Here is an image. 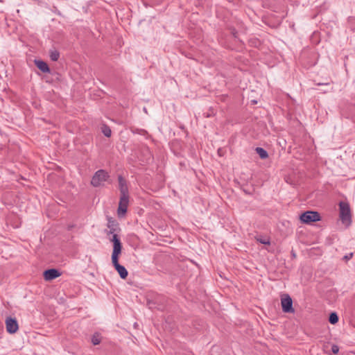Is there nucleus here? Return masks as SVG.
I'll return each instance as SVG.
<instances>
[{
  "label": "nucleus",
  "mask_w": 355,
  "mask_h": 355,
  "mask_svg": "<svg viewBox=\"0 0 355 355\" xmlns=\"http://www.w3.org/2000/svg\"><path fill=\"white\" fill-rule=\"evenodd\" d=\"M108 227L110 228V230L108 234H113V235H114V232H115V229L112 227V224H110V222L108 224Z\"/></svg>",
  "instance_id": "6ab92c4d"
},
{
  "label": "nucleus",
  "mask_w": 355,
  "mask_h": 355,
  "mask_svg": "<svg viewBox=\"0 0 355 355\" xmlns=\"http://www.w3.org/2000/svg\"><path fill=\"white\" fill-rule=\"evenodd\" d=\"M101 342V335L98 333H95L92 337V343L94 345H97Z\"/></svg>",
  "instance_id": "ddd939ff"
},
{
  "label": "nucleus",
  "mask_w": 355,
  "mask_h": 355,
  "mask_svg": "<svg viewBox=\"0 0 355 355\" xmlns=\"http://www.w3.org/2000/svg\"><path fill=\"white\" fill-rule=\"evenodd\" d=\"M232 34L234 35V37H236L237 31L235 30V28L232 30Z\"/></svg>",
  "instance_id": "aec40b11"
},
{
  "label": "nucleus",
  "mask_w": 355,
  "mask_h": 355,
  "mask_svg": "<svg viewBox=\"0 0 355 355\" xmlns=\"http://www.w3.org/2000/svg\"><path fill=\"white\" fill-rule=\"evenodd\" d=\"M329 322L332 324H335L338 322V316L336 312H331L329 314Z\"/></svg>",
  "instance_id": "f8f14e48"
},
{
  "label": "nucleus",
  "mask_w": 355,
  "mask_h": 355,
  "mask_svg": "<svg viewBox=\"0 0 355 355\" xmlns=\"http://www.w3.org/2000/svg\"><path fill=\"white\" fill-rule=\"evenodd\" d=\"M257 241L262 244H265V245L270 244V239L268 238L259 237V238H257Z\"/></svg>",
  "instance_id": "dca6fc26"
},
{
  "label": "nucleus",
  "mask_w": 355,
  "mask_h": 355,
  "mask_svg": "<svg viewBox=\"0 0 355 355\" xmlns=\"http://www.w3.org/2000/svg\"><path fill=\"white\" fill-rule=\"evenodd\" d=\"M211 115L207 114V115H205V117H209Z\"/></svg>",
  "instance_id": "5701e85b"
},
{
  "label": "nucleus",
  "mask_w": 355,
  "mask_h": 355,
  "mask_svg": "<svg viewBox=\"0 0 355 355\" xmlns=\"http://www.w3.org/2000/svg\"><path fill=\"white\" fill-rule=\"evenodd\" d=\"M141 132H142L143 135L146 134V131L144 130H141Z\"/></svg>",
  "instance_id": "4be33fe9"
},
{
  "label": "nucleus",
  "mask_w": 355,
  "mask_h": 355,
  "mask_svg": "<svg viewBox=\"0 0 355 355\" xmlns=\"http://www.w3.org/2000/svg\"><path fill=\"white\" fill-rule=\"evenodd\" d=\"M0 2H2V0H0Z\"/></svg>",
  "instance_id": "b1692460"
},
{
  "label": "nucleus",
  "mask_w": 355,
  "mask_h": 355,
  "mask_svg": "<svg viewBox=\"0 0 355 355\" xmlns=\"http://www.w3.org/2000/svg\"><path fill=\"white\" fill-rule=\"evenodd\" d=\"M110 178L108 173L103 169L98 170L92 176L91 184L94 187H98L103 184Z\"/></svg>",
  "instance_id": "7ed1b4c3"
},
{
  "label": "nucleus",
  "mask_w": 355,
  "mask_h": 355,
  "mask_svg": "<svg viewBox=\"0 0 355 355\" xmlns=\"http://www.w3.org/2000/svg\"><path fill=\"white\" fill-rule=\"evenodd\" d=\"M101 130L105 137H110L111 136L112 130L108 125L105 124L103 125V126L101 127Z\"/></svg>",
  "instance_id": "4468645a"
},
{
  "label": "nucleus",
  "mask_w": 355,
  "mask_h": 355,
  "mask_svg": "<svg viewBox=\"0 0 355 355\" xmlns=\"http://www.w3.org/2000/svg\"><path fill=\"white\" fill-rule=\"evenodd\" d=\"M300 219L303 223L310 224L313 222L320 221L321 216L318 211H306L300 215Z\"/></svg>",
  "instance_id": "20e7f679"
},
{
  "label": "nucleus",
  "mask_w": 355,
  "mask_h": 355,
  "mask_svg": "<svg viewBox=\"0 0 355 355\" xmlns=\"http://www.w3.org/2000/svg\"><path fill=\"white\" fill-rule=\"evenodd\" d=\"M255 151L261 159H266L268 157V152L261 147H257Z\"/></svg>",
  "instance_id": "9b49d317"
},
{
  "label": "nucleus",
  "mask_w": 355,
  "mask_h": 355,
  "mask_svg": "<svg viewBox=\"0 0 355 355\" xmlns=\"http://www.w3.org/2000/svg\"><path fill=\"white\" fill-rule=\"evenodd\" d=\"M111 241L113 243V251L112 254V264L115 270L118 272L120 277L125 279L128 277V272L126 268L119 263V256L121 253L122 250L120 239L117 234H114Z\"/></svg>",
  "instance_id": "f257e3e1"
},
{
  "label": "nucleus",
  "mask_w": 355,
  "mask_h": 355,
  "mask_svg": "<svg viewBox=\"0 0 355 355\" xmlns=\"http://www.w3.org/2000/svg\"><path fill=\"white\" fill-rule=\"evenodd\" d=\"M282 311L284 313H293L295 309L293 307V300L288 294H284L281 299Z\"/></svg>",
  "instance_id": "39448f33"
},
{
  "label": "nucleus",
  "mask_w": 355,
  "mask_h": 355,
  "mask_svg": "<svg viewBox=\"0 0 355 355\" xmlns=\"http://www.w3.org/2000/svg\"><path fill=\"white\" fill-rule=\"evenodd\" d=\"M120 196H129L128 187L127 185L126 180L123 178L122 175L118 177Z\"/></svg>",
  "instance_id": "1a4fd4ad"
},
{
  "label": "nucleus",
  "mask_w": 355,
  "mask_h": 355,
  "mask_svg": "<svg viewBox=\"0 0 355 355\" xmlns=\"http://www.w3.org/2000/svg\"><path fill=\"white\" fill-rule=\"evenodd\" d=\"M352 257H353V253L351 252V253L344 256L343 259L348 261V260L351 259L352 258Z\"/></svg>",
  "instance_id": "a211bd4d"
},
{
  "label": "nucleus",
  "mask_w": 355,
  "mask_h": 355,
  "mask_svg": "<svg viewBox=\"0 0 355 355\" xmlns=\"http://www.w3.org/2000/svg\"><path fill=\"white\" fill-rule=\"evenodd\" d=\"M6 330L9 334H15L19 329L18 322L15 318L8 317L6 320Z\"/></svg>",
  "instance_id": "423d86ee"
},
{
  "label": "nucleus",
  "mask_w": 355,
  "mask_h": 355,
  "mask_svg": "<svg viewBox=\"0 0 355 355\" xmlns=\"http://www.w3.org/2000/svg\"><path fill=\"white\" fill-rule=\"evenodd\" d=\"M61 275V272L55 268L47 269L44 271L43 276L45 280L51 281Z\"/></svg>",
  "instance_id": "6e6552de"
},
{
  "label": "nucleus",
  "mask_w": 355,
  "mask_h": 355,
  "mask_svg": "<svg viewBox=\"0 0 355 355\" xmlns=\"http://www.w3.org/2000/svg\"><path fill=\"white\" fill-rule=\"evenodd\" d=\"M35 64L43 73H50L51 70L46 62L41 60H35Z\"/></svg>",
  "instance_id": "9d476101"
},
{
  "label": "nucleus",
  "mask_w": 355,
  "mask_h": 355,
  "mask_svg": "<svg viewBox=\"0 0 355 355\" xmlns=\"http://www.w3.org/2000/svg\"><path fill=\"white\" fill-rule=\"evenodd\" d=\"M318 85H328V83H318Z\"/></svg>",
  "instance_id": "412c9836"
},
{
  "label": "nucleus",
  "mask_w": 355,
  "mask_h": 355,
  "mask_svg": "<svg viewBox=\"0 0 355 355\" xmlns=\"http://www.w3.org/2000/svg\"><path fill=\"white\" fill-rule=\"evenodd\" d=\"M340 208V218L343 224L349 226L352 223V214L349 205L341 201L339 203Z\"/></svg>",
  "instance_id": "f03ea898"
},
{
  "label": "nucleus",
  "mask_w": 355,
  "mask_h": 355,
  "mask_svg": "<svg viewBox=\"0 0 355 355\" xmlns=\"http://www.w3.org/2000/svg\"><path fill=\"white\" fill-rule=\"evenodd\" d=\"M331 351L334 354H337L338 353V351H339V348L337 345H334L332 347H331Z\"/></svg>",
  "instance_id": "f3484780"
},
{
  "label": "nucleus",
  "mask_w": 355,
  "mask_h": 355,
  "mask_svg": "<svg viewBox=\"0 0 355 355\" xmlns=\"http://www.w3.org/2000/svg\"><path fill=\"white\" fill-rule=\"evenodd\" d=\"M52 61H58L60 58V53L57 50H51L49 53Z\"/></svg>",
  "instance_id": "2eb2a0df"
},
{
  "label": "nucleus",
  "mask_w": 355,
  "mask_h": 355,
  "mask_svg": "<svg viewBox=\"0 0 355 355\" xmlns=\"http://www.w3.org/2000/svg\"><path fill=\"white\" fill-rule=\"evenodd\" d=\"M129 202V196H120V200L118 207V215L123 216L127 212V209Z\"/></svg>",
  "instance_id": "0eeeda50"
}]
</instances>
